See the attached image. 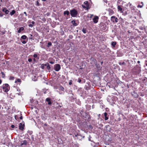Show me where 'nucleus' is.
<instances>
[{
    "instance_id": "nucleus-1",
    "label": "nucleus",
    "mask_w": 147,
    "mask_h": 147,
    "mask_svg": "<svg viewBox=\"0 0 147 147\" xmlns=\"http://www.w3.org/2000/svg\"><path fill=\"white\" fill-rule=\"evenodd\" d=\"M71 16L73 17H76L78 14L77 11L75 9H73L70 11Z\"/></svg>"
},
{
    "instance_id": "nucleus-2",
    "label": "nucleus",
    "mask_w": 147,
    "mask_h": 147,
    "mask_svg": "<svg viewBox=\"0 0 147 147\" xmlns=\"http://www.w3.org/2000/svg\"><path fill=\"white\" fill-rule=\"evenodd\" d=\"M2 88L4 91L7 92L10 89V86L7 84H4L3 85Z\"/></svg>"
},
{
    "instance_id": "nucleus-3",
    "label": "nucleus",
    "mask_w": 147,
    "mask_h": 147,
    "mask_svg": "<svg viewBox=\"0 0 147 147\" xmlns=\"http://www.w3.org/2000/svg\"><path fill=\"white\" fill-rule=\"evenodd\" d=\"M84 3L86 5V6H85L83 5H82V7L86 9L87 10H88L90 8V7H89V4L88 1H85L84 2Z\"/></svg>"
},
{
    "instance_id": "nucleus-4",
    "label": "nucleus",
    "mask_w": 147,
    "mask_h": 147,
    "mask_svg": "<svg viewBox=\"0 0 147 147\" xmlns=\"http://www.w3.org/2000/svg\"><path fill=\"white\" fill-rule=\"evenodd\" d=\"M60 65L58 64H56L54 66V69L56 71H59L61 69Z\"/></svg>"
},
{
    "instance_id": "nucleus-5",
    "label": "nucleus",
    "mask_w": 147,
    "mask_h": 147,
    "mask_svg": "<svg viewBox=\"0 0 147 147\" xmlns=\"http://www.w3.org/2000/svg\"><path fill=\"white\" fill-rule=\"evenodd\" d=\"M111 20L113 22L117 23L118 21V19L114 16H113L111 17Z\"/></svg>"
},
{
    "instance_id": "nucleus-6",
    "label": "nucleus",
    "mask_w": 147,
    "mask_h": 147,
    "mask_svg": "<svg viewBox=\"0 0 147 147\" xmlns=\"http://www.w3.org/2000/svg\"><path fill=\"white\" fill-rule=\"evenodd\" d=\"M18 18L21 20L26 21V19L24 17V15L23 14H20L18 16Z\"/></svg>"
},
{
    "instance_id": "nucleus-7",
    "label": "nucleus",
    "mask_w": 147,
    "mask_h": 147,
    "mask_svg": "<svg viewBox=\"0 0 147 147\" xmlns=\"http://www.w3.org/2000/svg\"><path fill=\"white\" fill-rule=\"evenodd\" d=\"M107 25L104 23L101 24V29L102 30H105L107 28Z\"/></svg>"
},
{
    "instance_id": "nucleus-8",
    "label": "nucleus",
    "mask_w": 147,
    "mask_h": 147,
    "mask_svg": "<svg viewBox=\"0 0 147 147\" xmlns=\"http://www.w3.org/2000/svg\"><path fill=\"white\" fill-rule=\"evenodd\" d=\"M99 18L97 16H95L93 19V21L94 23L96 24L98 22Z\"/></svg>"
},
{
    "instance_id": "nucleus-9",
    "label": "nucleus",
    "mask_w": 147,
    "mask_h": 147,
    "mask_svg": "<svg viewBox=\"0 0 147 147\" xmlns=\"http://www.w3.org/2000/svg\"><path fill=\"white\" fill-rule=\"evenodd\" d=\"M24 126V124H22V123H20L19 125V129L22 131H23Z\"/></svg>"
},
{
    "instance_id": "nucleus-10",
    "label": "nucleus",
    "mask_w": 147,
    "mask_h": 147,
    "mask_svg": "<svg viewBox=\"0 0 147 147\" xmlns=\"http://www.w3.org/2000/svg\"><path fill=\"white\" fill-rule=\"evenodd\" d=\"M131 94L132 96L135 98H138V96L137 93L135 91L131 92Z\"/></svg>"
},
{
    "instance_id": "nucleus-11",
    "label": "nucleus",
    "mask_w": 147,
    "mask_h": 147,
    "mask_svg": "<svg viewBox=\"0 0 147 147\" xmlns=\"http://www.w3.org/2000/svg\"><path fill=\"white\" fill-rule=\"evenodd\" d=\"M27 141L26 140L22 141L21 142V143L20 144V146H22L23 145H26L27 144Z\"/></svg>"
},
{
    "instance_id": "nucleus-12",
    "label": "nucleus",
    "mask_w": 147,
    "mask_h": 147,
    "mask_svg": "<svg viewBox=\"0 0 147 147\" xmlns=\"http://www.w3.org/2000/svg\"><path fill=\"white\" fill-rule=\"evenodd\" d=\"M46 101L48 102V104L49 105H51L52 103L50 98H47L46 99Z\"/></svg>"
},
{
    "instance_id": "nucleus-13",
    "label": "nucleus",
    "mask_w": 147,
    "mask_h": 147,
    "mask_svg": "<svg viewBox=\"0 0 147 147\" xmlns=\"http://www.w3.org/2000/svg\"><path fill=\"white\" fill-rule=\"evenodd\" d=\"M104 115L105 117V119L106 120H108L109 119V115H108L107 113L105 112L104 113Z\"/></svg>"
},
{
    "instance_id": "nucleus-14",
    "label": "nucleus",
    "mask_w": 147,
    "mask_h": 147,
    "mask_svg": "<svg viewBox=\"0 0 147 147\" xmlns=\"http://www.w3.org/2000/svg\"><path fill=\"white\" fill-rule=\"evenodd\" d=\"M109 15L110 16H111L113 15L114 13V12L113 10L111 9H110L109 10Z\"/></svg>"
},
{
    "instance_id": "nucleus-15",
    "label": "nucleus",
    "mask_w": 147,
    "mask_h": 147,
    "mask_svg": "<svg viewBox=\"0 0 147 147\" xmlns=\"http://www.w3.org/2000/svg\"><path fill=\"white\" fill-rule=\"evenodd\" d=\"M33 57L34 58H37V59L38 60L39 59V54L38 55L36 54H34L33 55Z\"/></svg>"
},
{
    "instance_id": "nucleus-16",
    "label": "nucleus",
    "mask_w": 147,
    "mask_h": 147,
    "mask_svg": "<svg viewBox=\"0 0 147 147\" xmlns=\"http://www.w3.org/2000/svg\"><path fill=\"white\" fill-rule=\"evenodd\" d=\"M24 28L23 27H21L19 28V29L18 31V32L20 33L21 32V31H23L24 30Z\"/></svg>"
},
{
    "instance_id": "nucleus-17",
    "label": "nucleus",
    "mask_w": 147,
    "mask_h": 147,
    "mask_svg": "<svg viewBox=\"0 0 147 147\" xmlns=\"http://www.w3.org/2000/svg\"><path fill=\"white\" fill-rule=\"evenodd\" d=\"M63 14L65 16L66 15L68 16L69 15V12L68 11L66 10L64 11Z\"/></svg>"
},
{
    "instance_id": "nucleus-18",
    "label": "nucleus",
    "mask_w": 147,
    "mask_h": 147,
    "mask_svg": "<svg viewBox=\"0 0 147 147\" xmlns=\"http://www.w3.org/2000/svg\"><path fill=\"white\" fill-rule=\"evenodd\" d=\"M47 68L48 70V71L50 72L51 70V67L50 66V65L49 63H47Z\"/></svg>"
},
{
    "instance_id": "nucleus-19",
    "label": "nucleus",
    "mask_w": 147,
    "mask_h": 147,
    "mask_svg": "<svg viewBox=\"0 0 147 147\" xmlns=\"http://www.w3.org/2000/svg\"><path fill=\"white\" fill-rule=\"evenodd\" d=\"M2 11L3 12H5L6 14H8L9 12V11L7 10L6 8H3Z\"/></svg>"
},
{
    "instance_id": "nucleus-20",
    "label": "nucleus",
    "mask_w": 147,
    "mask_h": 147,
    "mask_svg": "<svg viewBox=\"0 0 147 147\" xmlns=\"http://www.w3.org/2000/svg\"><path fill=\"white\" fill-rule=\"evenodd\" d=\"M71 23L73 24V25L74 26H77V24L75 20H73L71 21Z\"/></svg>"
},
{
    "instance_id": "nucleus-21",
    "label": "nucleus",
    "mask_w": 147,
    "mask_h": 147,
    "mask_svg": "<svg viewBox=\"0 0 147 147\" xmlns=\"http://www.w3.org/2000/svg\"><path fill=\"white\" fill-rule=\"evenodd\" d=\"M117 9L118 11H121L123 10L122 8L121 7L120 5H118L117 7Z\"/></svg>"
},
{
    "instance_id": "nucleus-22",
    "label": "nucleus",
    "mask_w": 147,
    "mask_h": 147,
    "mask_svg": "<svg viewBox=\"0 0 147 147\" xmlns=\"http://www.w3.org/2000/svg\"><path fill=\"white\" fill-rule=\"evenodd\" d=\"M116 44V42H112L111 43V45L113 47H115V45Z\"/></svg>"
},
{
    "instance_id": "nucleus-23",
    "label": "nucleus",
    "mask_w": 147,
    "mask_h": 147,
    "mask_svg": "<svg viewBox=\"0 0 147 147\" xmlns=\"http://www.w3.org/2000/svg\"><path fill=\"white\" fill-rule=\"evenodd\" d=\"M143 3L142 2L140 4H139L138 6V7H140V8H142V7L143 6Z\"/></svg>"
},
{
    "instance_id": "nucleus-24",
    "label": "nucleus",
    "mask_w": 147,
    "mask_h": 147,
    "mask_svg": "<svg viewBox=\"0 0 147 147\" xmlns=\"http://www.w3.org/2000/svg\"><path fill=\"white\" fill-rule=\"evenodd\" d=\"M82 31L83 33L84 34H86L87 32L86 29L85 28H83L82 30Z\"/></svg>"
},
{
    "instance_id": "nucleus-25",
    "label": "nucleus",
    "mask_w": 147,
    "mask_h": 147,
    "mask_svg": "<svg viewBox=\"0 0 147 147\" xmlns=\"http://www.w3.org/2000/svg\"><path fill=\"white\" fill-rule=\"evenodd\" d=\"M16 13V11L15 10H13L10 12V14L11 16H12L14 14Z\"/></svg>"
},
{
    "instance_id": "nucleus-26",
    "label": "nucleus",
    "mask_w": 147,
    "mask_h": 147,
    "mask_svg": "<svg viewBox=\"0 0 147 147\" xmlns=\"http://www.w3.org/2000/svg\"><path fill=\"white\" fill-rule=\"evenodd\" d=\"M95 65L97 68L99 69L100 68V65L98 64H97L96 62V63L95 64Z\"/></svg>"
},
{
    "instance_id": "nucleus-27",
    "label": "nucleus",
    "mask_w": 147,
    "mask_h": 147,
    "mask_svg": "<svg viewBox=\"0 0 147 147\" xmlns=\"http://www.w3.org/2000/svg\"><path fill=\"white\" fill-rule=\"evenodd\" d=\"M47 65V64H42L41 66V68L42 69H44L45 66H46Z\"/></svg>"
},
{
    "instance_id": "nucleus-28",
    "label": "nucleus",
    "mask_w": 147,
    "mask_h": 147,
    "mask_svg": "<svg viewBox=\"0 0 147 147\" xmlns=\"http://www.w3.org/2000/svg\"><path fill=\"white\" fill-rule=\"evenodd\" d=\"M21 81L20 79H17L16 80L15 83H16L17 82H21Z\"/></svg>"
},
{
    "instance_id": "nucleus-29",
    "label": "nucleus",
    "mask_w": 147,
    "mask_h": 147,
    "mask_svg": "<svg viewBox=\"0 0 147 147\" xmlns=\"http://www.w3.org/2000/svg\"><path fill=\"white\" fill-rule=\"evenodd\" d=\"M59 89L60 90L62 91H64V88L63 87V86H60V87L59 88Z\"/></svg>"
},
{
    "instance_id": "nucleus-30",
    "label": "nucleus",
    "mask_w": 147,
    "mask_h": 147,
    "mask_svg": "<svg viewBox=\"0 0 147 147\" xmlns=\"http://www.w3.org/2000/svg\"><path fill=\"white\" fill-rule=\"evenodd\" d=\"M40 1V0H37L36 1V5L37 6H39L40 5V4L39 3V1Z\"/></svg>"
},
{
    "instance_id": "nucleus-31",
    "label": "nucleus",
    "mask_w": 147,
    "mask_h": 147,
    "mask_svg": "<svg viewBox=\"0 0 147 147\" xmlns=\"http://www.w3.org/2000/svg\"><path fill=\"white\" fill-rule=\"evenodd\" d=\"M1 77L2 78H4L5 76V75L4 73L3 72H1Z\"/></svg>"
},
{
    "instance_id": "nucleus-32",
    "label": "nucleus",
    "mask_w": 147,
    "mask_h": 147,
    "mask_svg": "<svg viewBox=\"0 0 147 147\" xmlns=\"http://www.w3.org/2000/svg\"><path fill=\"white\" fill-rule=\"evenodd\" d=\"M27 38V36L25 35H23L21 37V38L23 39H25Z\"/></svg>"
},
{
    "instance_id": "nucleus-33",
    "label": "nucleus",
    "mask_w": 147,
    "mask_h": 147,
    "mask_svg": "<svg viewBox=\"0 0 147 147\" xmlns=\"http://www.w3.org/2000/svg\"><path fill=\"white\" fill-rule=\"evenodd\" d=\"M14 77L12 76H10L9 78V80H13L14 79Z\"/></svg>"
},
{
    "instance_id": "nucleus-34",
    "label": "nucleus",
    "mask_w": 147,
    "mask_h": 147,
    "mask_svg": "<svg viewBox=\"0 0 147 147\" xmlns=\"http://www.w3.org/2000/svg\"><path fill=\"white\" fill-rule=\"evenodd\" d=\"M52 45V43L51 42H49L47 46L48 47H49L50 46Z\"/></svg>"
},
{
    "instance_id": "nucleus-35",
    "label": "nucleus",
    "mask_w": 147,
    "mask_h": 147,
    "mask_svg": "<svg viewBox=\"0 0 147 147\" xmlns=\"http://www.w3.org/2000/svg\"><path fill=\"white\" fill-rule=\"evenodd\" d=\"M119 64L120 65H125V63L124 62H123L122 63L120 62L119 63Z\"/></svg>"
},
{
    "instance_id": "nucleus-36",
    "label": "nucleus",
    "mask_w": 147,
    "mask_h": 147,
    "mask_svg": "<svg viewBox=\"0 0 147 147\" xmlns=\"http://www.w3.org/2000/svg\"><path fill=\"white\" fill-rule=\"evenodd\" d=\"M20 40H21V39ZM21 41L23 44H25L26 43V42H27L28 40H27V41L24 40L22 41Z\"/></svg>"
},
{
    "instance_id": "nucleus-37",
    "label": "nucleus",
    "mask_w": 147,
    "mask_h": 147,
    "mask_svg": "<svg viewBox=\"0 0 147 147\" xmlns=\"http://www.w3.org/2000/svg\"><path fill=\"white\" fill-rule=\"evenodd\" d=\"M19 117H18V115H16L15 116V118L16 120H18L19 119Z\"/></svg>"
},
{
    "instance_id": "nucleus-38",
    "label": "nucleus",
    "mask_w": 147,
    "mask_h": 147,
    "mask_svg": "<svg viewBox=\"0 0 147 147\" xmlns=\"http://www.w3.org/2000/svg\"><path fill=\"white\" fill-rule=\"evenodd\" d=\"M72 84V81L71 80H70L69 81V85H71Z\"/></svg>"
},
{
    "instance_id": "nucleus-39",
    "label": "nucleus",
    "mask_w": 147,
    "mask_h": 147,
    "mask_svg": "<svg viewBox=\"0 0 147 147\" xmlns=\"http://www.w3.org/2000/svg\"><path fill=\"white\" fill-rule=\"evenodd\" d=\"M34 25H32V24H30L28 25V26L32 28Z\"/></svg>"
},
{
    "instance_id": "nucleus-40",
    "label": "nucleus",
    "mask_w": 147,
    "mask_h": 147,
    "mask_svg": "<svg viewBox=\"0 0 147 147\" xmlns=\"http://www.w3.org/2000/svg\"><path fill=\"white\" fill-rule=\"evenodd\" d=\"M28 61L29 62H31L32 61V60L31 58H29V59H28Z\"/></svg>"
},
{
    "instance_id": "nucleus-41",
    "label": "nucleus",
    "mask_w": 147,
    "mask_h": 147,
    "mask_svg": "<svg viewBox=\"0 0 147 147\" xmlns=\"http://www.w3.org/2000/svg\"><path fill=\"white\" fill-rule=\"evenodd\" d=\"M81 82V80L80 79V78H79L78 80V82H79V83H80Z\"/></svg>"
},
{
    "instance_id": "nucleus-42",
    "label": "nucleus",
    "mask_w": 147,
    "mask_h": 147,
    "mask_svg": "<svg viewBox=\"0 0 147 147\" xmlns=\"http://www.w3.org/2000/svg\"><path fill=\"white\" fill-rule=\"evenodd\" d=\"M49 63L51 64H53L54 63V62L53 61H51L49 62Z\"/></svg>"
},
{
    "instance_id": "nucleus-43",
    "label": "nucleus",
    "mask_w": 147,
    "mask_h": 147,
    "mask_svg": "<svg viewBox=\"0 0 147 147\" xmlns=\"http://www.w3.org/2000/svg\"><path fill=\"white\" fill-rule=\"evenodd\" d=\"M24 13L25 14V16H28V14H27V13H26V12H24Z\"/></svg>"
},
{
    "instance_id": "nucleus-44",
    "label": "nucleus",
    "mask_w": 147,
    "mask_h": 147,
    "mask_svg": "<svg viewBox=\"0 0 147 147\" xmlns=\"http://www.w3.org/2000/svg\"><path fill=\"white\" fill-rule=\"evenodd\" d=\"M11 127L13 128H14L15 127V126L13 125H11Z\"/></svg>"
},
{
    "instance_id": "nucleus-45",
    "label": "nucleus",
    "mask_w": 147,
    "mask_h": 147,
    "mask_svg": "<svg viewBox=\"0 0 147 147\" xmlns=\"http://www.w3.org/2000/svg\"><path fill=\"white\" fill-rule=\"evenodd\" d=\"M31 23L33 25L34 24H35V22L34 21H32L31 22Z\"/></svg>"
},
{
    "instance_id": "nucleus-46",
    "label": "nucleus",
    "mask_w": 147,
    "mask_h": 147,
    "mask_svg": "<svg viewBox=\"0 0 147 147\" xmlns=\"http://www.w3.org/2000/svg\"><path fill=\"white\" fill-rule=\"evenodd\" d=\"M3 16V14L2 13H0V17H2Z\"/></svg>"
},
{
    "instance_id": "nucleus-47",
    "label": "nucleus",
    "mask_w": 147,
    "mask_h": 147,
    "mask_svg": "<svg viewBox=\"0 0 147 147\" xmlns=\"http://www.w3.org/2000/svg\"><path fill=\"white\" fill-rule=\"evenodd\" d=\"M19 118L21 119H23V117L22 116H21V117H19Z\"/></svg>"
},
{
    "instance_id": "nucleus-48",
    "label": "nucleus",
    "mask_w": 147,
    "mask_h": 147,
    "mask_svg": "<svg viewBox=\"0 0 147 147\" xmlns=\"http://www.w3.org/2000/svg\"><path fill=\"white\" fill-rule=\"evenodd\" d=\"M33 60L34 61V62H36V59H35V58H34V59H33Z\"/></svg>"
},
{
    "instance_id": "nucleus-49",
    "label": "nucleus",
    "mask_w": 147,
    "mask_h": 147,
    "mask_svg": "<svg viewBox=\"0 0 147 147\" xmlns=\"http://www.w3.org/2000/svg\"><path fill=\"white\" fill-rule=\"evenodd\" d=\"M93 16V14H91V15H90V18H92V17Z\"/></svg>"
},
{
    "instance_id": "nucleus-50",
    "label": "nucleus",
    "mask_w": 147,
    "mask_h": 147,
    "mask_svg": "<svg viewBox=\"0 0 147 147\" xmlns=\"http://www.w3.org/2000/svg\"><path fill=\"white\" fill-rule=\"evenodd\" d=\"M30 37H31V38H32V34H30Z\"/></svg>"
},
{
    "instance_id": "nucleus-51",
    "label": "nucleus",
    "mask_w": 147,
    "mask_h": 147,
    "mask_svg": "<svg viewBox=\"0 0 147 147\" xmlns=\"http://www.w3.org/2000/svg\"><path fill=\"white\" fill-rule=\"evenodd\" d=\"M44 93L45 94L46 93H47V90H45V91L44 92Z\"/></svg>"
},
{
    "instance_id": "nucleus-52",
    "label": "nucleus",
    "mask_w": 147,
    "mask_h": 147,
    "mask_svg": "<svg viewBox=\"0 0 147 147\" xmlns=\"http://www.w3.org/2000/svg\"><path fill=\"white\" fill-rule=\"evenodd\" d=\"M44 125L45 126H47V123H45L44 124Z\"/></svg>"
},
{
    "instance_id": "nucleus-53",
    "label": "nucleus",
    "mask_w": 147,
    "mask_h": 147,
    "mask_svg": "<svg viewBox=\"0 0 147 147\" xmlns=\"http://www.w3.org/2000/svg\"><path fill=\"white\" fill-rule=\"evenodd\" d=\"M93 147H97V146L96 145H95L94 146H93Z\"/></svg>"
},
{
    "instance_id": "nucleus-54",
    "label": "nucleus",
    "mask_w": 147,
    "mask_h": 147,
    "mask_svg": "<svg viewBox=\"0 0 147 147\" xmlns=\"http://www.w3.org/2000/svg\"><path fill=\"white\" fill-rule=\"evenodd\" d=\"M31 20H29L28 21V23H31Z\"/></svg>"
},
{
    "instance_id": "nucleus-55",
    "label": "nucleus",
    "mask_w": 147,
    "mask_h": 147,
    "mask_svg": "<svg viewBox=\"0 0 147 147\" xmlns=\"http://www.w3.org/2000/svg\"><path fill=\"white\" fill-rule=\"evenodd\" d=\"M2 82V80H0V84Z\"/></svg>"
},
{
    "instance_id": "nucleus-56",
    "label": "nucleus",
    "mask_w": 147,
    "mask_h": 147,
    "mask_svg": "<svg viewBox=\"0 0 147 147\" xmlns=\"http://www.w3.org/2000/svg\"><path fill=\"white\" fill-rule=\"evenodd\" d=\"M137 63H140V61H137Z\"/></svg>"
},
{
    "instance_id": "nucleus-57",
    "label": "nucleus",
    "mask_w": 147,
    "mask_h": 147,
    "mask_svg": "<svg viewBox=\"0 0 147 147\" xmlns=\"http://www.w3.org/2000/svg\"><path fill=\"white\" fill-rule=\"evenodd\" d=\"M100 114H98V117H100Z\"/></svg>"
},
{
    "instance_id": "nucleus-58",
    "label": "nucleus",
    "mask_w": 147,
    "mask_h": 147,
    "mask_svg": "<svg viewBox=\"0 0 147 147\" xmlns=\"http://www.w3.org/2000/svg\"><path fill=\"white\" fill-rule=\"evenodd\" d=\"M134 18L135 19H136V16H134Z\"/></svg>"
},
{
    "instance_id": "nucleus-59",
    "label": "nucleus",
    "mask_w": 147,
    "mask_h": 147,
    "mask_svg": "<svg viewBox=\"0 0 147 147\" xmlns=\"http://www.w3.org/2000/svg\"><path fill=\"white\" fill-rule=\"evenodd\" d=\"M17 90H18V91H20V89H19H19H17Z\"/></svg>"
},
{
    "instance_id": "nucleus-60",
    "label": "nucleus",
    "mask_w": 147,
    "mask_h": 147,
    "mask_svg": "<svg viewBox=\"0 0 147 147\" xmlns=\"http://www.w3.org/2000/svg\"><path fill=\"white\" fill-rule=\"evenodd\" d=\"M46 0H42V1H45Z\"/></svg>"
},
{
    "instance_id": "nucleus-61",
    "label": "nucleus",
    "mask_w": 147,
    "mask_h": 147,
    "mask_svg": "<svg viewBox=\"0 0 147 147\" xmlns=\"http://www.w3.org/2000/svg\"><path fill=\"white\" fill-rule=\"evenodd\" d=\"M103 63V62L102 61L101 62V64H102Z\"/></svg>"
},
{
    "instance_id": "nucleus-62",
    "label": "nucleus",
    "mask_w": 147,
    "mask_h": 147,
    "mask_svg": "<svg viewBox=\"0 0 147 147\" xmlns=\"http://www.w3.org/2000/svg\"><path fill=\"white\" fill-rule=\"evenodd\" d=\"M146 65L147 66V63L146 64Z\"/></svg>"
}]
</instances>
